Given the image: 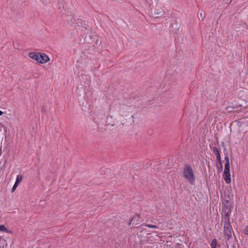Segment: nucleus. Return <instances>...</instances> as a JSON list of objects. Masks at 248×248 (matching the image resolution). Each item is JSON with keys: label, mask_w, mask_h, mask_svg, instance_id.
Here are the masks:
<instances>
[{"label": "nucleus", "mask_w": 248, "mask_h": 248, "mask_svg": "<svg viewBox=\"0 0 248 248\" xmlns=\"http://www.w3.org/2000/svg\"><path fill=\"white\" fill-rule=\"evenodd\" d=\"M213 152L215 153V154L217 156V160L218 161H220V160H221L220 155L219 151L217 147H215L213 148Z\"/></svg>", "instance_id": "nucleus-9"}, {"label": "nucleus", "mask_w": 248, "mask_h": 248, "mask_svg": "<svg viewBox=\"0 0 248 248\" xmlns=\"http://www.w3.org/2000/svg\"><path fill=\"white\" fill-rule=\"evenodd\" d=\"M224 169H230V163H225Z\"/></svg>", "instance_id": "nucleus-19"}, {"label": "nucleus", "mask_w": 248, "mask_h": 248, "mask_svg": "<svg viewBox=\"0 0 248 248\" xmlns=\"http://www.w3.org/2000/svg\"><path fill=\"white\" fill-rule=\"evenodd\" d=\"M132 220H133V218H131V219H130V222H129V225H130V224H131V222H132Z\"/></svg>", "instance_id": "nucleus-20"}, {"label": "nucleus", "mask_w": 248, "mask_h": 248, "mask_svg": "<svg viewBox=\"0 0 248 248\" xmlns=\"http://www.w3.org/2000/svg\"><path fill=\"white\" fill-rule=\"evenodd\" d=\"M39 59H40V61H39V63H46V62H48L49 60L48 56L44 53H40L39 54Z\"/></svg>", "instance_id": "nucleus-3"}, {"label": "nucleus", "mask_w": 248, "mask_h": 248, "mask_svg": "<svg viewBox=\"0 0 248 248\" xmlns=\"http://www.w3.org/2000/svg\"><path fill=\"white\" fill-rule=\"evenodd\" d=\"M244 233L246 235H248V226H246L244 229Z\"/></svg>", "instance_id": "nucleus-17"}, {"label": "nucleus", "mask_w": 248, "mask_h": 248, "mask_svg": "<svg viewBox=\"0 0 248 248\" xmlns=\"http://www.w3.org/2000/svg\"><path fill=\"white\" fill-rule=\"evenodd\" d=\"M231 212V207L230 205H226L225 204L224 205V212L225 213V216L226 217H228L229 214Z\"/></svg>", "instance_id": "nucleus-6"}, {"label": "nucleus", "mask_w": 248, "mask_h": 248, "mask_svg": "<svg viewBox=\"0 0 248 248\" xmlns=\"http://www.w3.org/2000/svg\"><path fill=\"white\" fill-rule=\"evenodd\" d=\"M225 109L227 110V111L228 112H232V111H235L234 110L235 107H233V106L226 107L225 108Z\"/></svg>", "instance_id": "nucleus-10"}, {"label": "nucleus", "mask_w": 248, "mask_h": 248, "mask_svg": "<svg viewBox=\"0 0 248 248\" xmlns=\"http://www.w3.org/2000/svg\"><path fill=\"white\" fill-rule=\"evenodd\" d=\"M199 18L201 17L202 18V20H203L204 18V17H205L204 12L202 11L200 12V13L199 14Z\"/></svg>", "instance_id": "nucleus-13"}, {"label": "nucleus", "mask_w": 248, "mask_h": 248, "mask_svg": "<svg viewBox=\"0 0 248 248\" xmlns=\"http://www.w3.org/2000/svg\"><path fill=\"white\" fill-rule=\"evenodd\" d=\"M223 178L227 184H230L231 181L230 174H223Z\"/></svg>", "instance_id": "nucleus-7"}, {"label": "nucleus", "mask_w": 248, "mask_h": 248, "mask_svg": "<svg viewBox=\"0 0 248 248\" xmlns=\"http://www.w3.org/2000/svg\"><path fill=\"white\" fill-rule=\"evenodd\" d=\"M225 161L226 162V163H229V158L228 156H226L225 157Z\"/></svg>", "instance_id": "nucleus-18"}, {"label": "nucleus", "mask_w": 248, "mask_h": 248, "mask_svg": "<svg viewBox=\"0 0 248 248\" xmlns=\"http://www.w3.org/2000/svg\"><path fill=\"white\" fill-rule=\"evenodd\" d=\"M3 114V112L0 110V116Z\"/></svg>", "instance_id": "nucleus-21"}, {"label": "nucleus", "mask_w": 248, "mask_h": 248, "mask_svg": "<svg viewBox=\"0 0 248 248\" xmlns=\"http://www.w3.org/2000/svg\"><path fill=\"white\" fill-rule=\"evenodd\" d=\"M0 232H5L11 234L12 233V232L6 228L4 225H0Z\"/></svg>", "instance_id": "nucleus-8"}, {"label": "nucleus", "mask_w": 248, "mask_h": 248, "mask_svg": "<svg viewBox=\"0 0 248 248\" xmlns=\"http://www.w3.org/2000/svg\"><path fill=\"white\" fill-rule=\"evenodd\" d=\"M23 179V177L21 175H18L16 177V181L13 187L12 191H14L17 186H18V184L21 182V181Z\"/></svg>", "instance_id": "nucleus-4"}, {"label": "nucleus", "mask_w": 248, "mask_h": 248, "mask_svg": "<svg viewBox=\"0 0 248 248\" xmlns=\"http://www.w3.org/2000/svg\"><path fill=\"white\" fill-rule=\"evenodd\" d=\"M77 24L78 26H80L83 25V22L81 20L78 19Z\"/></svg>", "instance_id": "nucleus-15"}, {"label": "nucleus", "mask_w": 248, "mask_h": 248, "mask_svg": "<svg viewBox=\"0 0 248 248\" xmlns=\"http://www.w3.org/2000/svg\"><path fill=\"white\" fill-rule=\"evenodd\" d=\"M217 245V240L216 239H214L212 240L211 246L212 248H216V246Z\"/></svg>", "instance_id": "nucleus-11"}, {"label": "nucleus", "mask_w": 248, "mask_h": 248, "mask_svg": "<svg viewBox=\"0 0 248 248\" xmlns=\"http://www.w3.org/2000/svg\"><path fill=\"white\" fill-rule=\"evenodd\" d=\"M39 53H36L35 52H31L29 54V56L31 58H32L33 60H35L37 62L39 63V61H40V59H39Z\"/></svg>", "instance_id": "nucleus-5"}, {"label": "nucleus", "mask_w": 248, "mask_h": 248, "mask_svg": "<svg viewBox=\"0 0 248 248\" xmlns=\"http://www.w3.org/2000/svg\"><path fill=\"white\" fill-rule=\"evenodd\" d=\"M142 226H145V227H149V228H154V229H156L157 228V227L155 225H149V224H145V225H142Z\"/></svg>", "instance_id": "nucleus-12"}, {"label": "nucleus", "mask_w": 248, "mask_h": 248, "mask_svg": "<svg viewBox=\"0 0 248 248\" xmlns=\"http://www.w3.org/2000/svg\"><path fill=\"white\" fill-rule=\"evenodd\" d=\"M223 174H230V169H224Z\"/></svg>", "instance_id": "nucleus-16"}, {"label": "nucleus", "mask_w": 248, "mask_h": 248, "mask_svg": "<svg viewBox=\"0 0 248 248\" xmlns=\"http://www.w3.org/2000/svg\"><path fill=\"white\" fill-rule=\"evenodd\" d=\"M224 234L228 240L232 237V229L229 222L226 221L224 225Z\"/></svg>", "instance_id": "nucleus-2"}, {"label": "nucleus", "mask_w": 248, "mask_h": 248, "mask_svg": "<svg viewBox=\"0 0 248 248\" xmlns=\"http://www.w3.org/2000/svg\"><path fill=\"white\" fill-rule=\"evenodd\" d=\"M211 119V121H210V123H211L212 124H215L216 123V122H217L216 120L217 119V118L214 117V120L213 122H212L213 118L210 117L209 118V119Z\"/></svg>", "instance_id": "nucleus-14"}, {"label": "nucleus", "mask_w": 248, "mask_h": 248, "mask_svg": "<svg viewBox=\"0 0 248 248\" xmlns=\"http://www.w3.org/2000/svg\"><path fill=\"white\" fill-rule=\"evenodd\" d=\"M185 178L190 184H193L195 181V176L192 169V168L189 166H186L183 171Z\"/></svg>", "instance_id": "nucleus-1"}]
</instances>
